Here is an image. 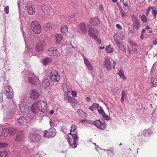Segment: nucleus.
<instances>
[{
    "instance_id": "f257e3e1",
    "label": "nucleus",
    "mask_w": 157,
    "mask_h": 157,
    "mask_svg": "<svg viewBox=\"0 0 157 157\" xmlns=\"http://www.w3.org/2000/svg\"><path fill=\"white\" fill-rule=\"evenodd\" d=\"M24 2L23 0H18L17 5L19 8V12L20 19L22 15V12L25 11L23 10H26L28 14L30 15L34 14L35 12V7L32 2H28L26 4Z\"/></svg>"
},
{
    "instance_id": "f03ea898",
    "label": "nucleus",
    "mask_w": 157,
    "mask_h": 157,
    "mask_svg": "<svg viewBox=\"0 0 157 157\" xmlns=\"http://www.w3.org/2000/svg\"><path fill=\"white\" fill-rule=\"evenodd\" d=\"M47 103L42 100L35 101L33 105L32 111L36 113L37 110L45 113L47 111Z\"/></svg>"
},
{
    "instance_id": "7ed1b4c3",
    "label": "nucleus",
    "mask_w": 157,
    "mask_h": 157,
    "mask_svg": "<svg viewBox=\"0 0 157 157\" xmlns=\"http://www.w3.org/2000/svg\"><path fill=\"white\" fill-rule=\"evenodd\" d=\"M20 110L22 113L26 114L29 117L33 116L34 112L32 110L33 109V105L31 107L28 105L21 103L19 105Z\"/></svg>"
},
{
    "instance_id": "20e7f679",
    "label": "nucleus",
    "mask_w": 157,
    "mask_h": 157,
    "mask_svg": "<svg viewBox=\"0 0 157 157\" xmlns=\"http://www.w3.org/2000/svg\"><path fill=\"white\" fill-rule=\"evenodd\" d=\"M71 137H68L67 139L69 143L70 148H75L77 147L78 139L79 138L78 134H74L71 135Z\"/></svg>"
},
{
    "instance_id": "39448f33",
    "label": "nucleus",
    "mask_w": 157,
    "mask_h": 157,
    "mask_svg": "<svg viewBox=\"0 0 157 157\" xmlns=\"http://www.w3.org/2000/svg\"><path fill=\"white\" fill-rule=\"evenodd\" d=\"M24 132H20V134H18L16 135L15 141L18 142H21V144L20 145V147L24 150H26L28 149L29 146L26 145L24 141H23V135Z\"/></svg>"
},
{
    "instance_id": "423d86ee",
    "label": "nucleus",
    "mask_w": 157,
    "mask_h": 157,
    "mask_svg": "<svg viewBox=\"0 0 157 157\" xmlns=\"http://www.w3.org/2000/svg\"><path fill=\"white\" fill-rule=\"evenodd\" d=\"M31 29L35 34H39L41 31V28L39 22L36 21H32L31 24Z\"/></svg>"
},
{
    "instance_id": "0eeeda50",
    "label": "nucleus",
    "mask_w": 157,
    "mask_h": 157,
    "mask_svg": "<svg viewBox=\"0 0 157 157\" xmlns=\"http://www.w3.org/2000/svg\"><path fill=\"white\" fill-rule=\"evenodd\" d=\"M56 130L54 128H50L48 130L44 131V136L45 137L52 138L56 136Z\"/></svg>"
},
{
    "instance_id": "6e6552de",
    "label": "nucleus",
    "mask_w": 157,
    "mask_h": 157,
    "mask_svg": "<svg viewBox=\"0 0 157 157\" xmlns=\"http://www.w3.org/2000/svg\"><path fill=\"white\" fill-rule=\"evenodd\" d=\"M29 139L32 142H37L40 139L41 136L37 133H31L29 135Z\"/></svg>"
},
{
    "instance_id": "1a4fd4ad",
    "label": "nucleus",
    "mask_w": 157,
    "mask_h": 157,
    "mask_svg": "<svg viewBox=\"0 0 157 157\" xmlns=\"http://www.w3.org/2000/svg\"><path fill=\"white\" fill-rule=\"evenodd\" d=\"M95 126L98 128L104 130L106 128V124L105 121L103 119H101L96 121Z\"/></svg>"
},
{
    "instance_id": "9d476101",
    "label": "nucleus",
    "mask_w": 157,
    "mask_h": 157,
    "mask_svg": "<svg viewBox=\"0 0 157 157\" xmlns=\"http://www.w3.org/2000/svg\"><path fill=\"white\" fill-rule=\"evenodd\" d=\"M50 77L52 81L57 82H58L60 78L58 72L55 70L52 71L50 74Z\"/></svg>"
},
{
    "instance_id": "9b49d317",
    "label": "nucleus",
    "mask_w": 157,
    "mask_h": 157,
    "mask_svg": "<svg viewBox=\"0 0 157 157\" xmlns=\"http://www.w3.org/2000/svg\"><path fill=\"white\" fill-rule=\"evenodd\" d=\"M45 46V43L44 40H40L38 42L35 47V50L36 52L38 53L41 52L44 50Z\"/></svg>"
},
{
    "instance_id": "f8f14e48",
    "label": "nucleus",
    "mask_w": 157,
    "mask_h": 157,
    "mask_svg": "<svg viewBox=\"0 0 157 157\" xmlns=\"http://www.w3.org/2000/svg\"><path fill=\"white\" fill-rule=\"evenodd\" d=\"M98 33V30L93 27H90L88 29V34L96 40L98 37L96 35Z\"/></svg>"
},
{
    "instance_id": "ddd939ff",
    "label": "nucleus",
    "mask_w": 157,
    "mask_h": 157,
    "mask_svg": "<svg viewBox=\"0 0 157 157\" xmlns=\"http://www.w3.org/2000/svg\"><path fill=\"white\" fill-rule=\"evenodd\" d=\"M49 52V54L52 56L56 57H58L60 56V54L56 49V48L51 47L48 48V50Z\"/></svg>"
},
{
    "instance_id": "4468645a",
    "label": "nucleus",
    "mask_w": 157,
    "mask_h": 157,
    "mask_svg": "<svg viewBox=\"0 0 157 157\" xmlns=\"http://www.w3.org/2000/svg\"><path fill=\"white\" fill-rule=\"evenodd\" d=\"M41 10L44 13L48 15H52L54 14L52 10L49 9L48 7L45 5H43L41 7Z\"/></svg>"
},
{
    "instance_id": "2eb2a0df",
    "label": "nucleus",
    "mask_w": 157,
    "mask_h": 157,
    "mask_svg": "<svg viewBox=\"0 0 157 157\" xmlns=\"http://www.w3.org/2000/svg\"><path fill=\"white\" fill-rule=\"evenodd\" d=\"M26 51L28 52V56H27V58L29 59L33 55L35 56H37L38 57H41L42 55V54H40L39 55L37 53L34 52V53H32L31 52H32V49L31 48L29 47H26Z\"/></svg>"
},
{
    "instance_id": "dca6fc26",
    "label": "nucleus",
    "mask_w": 157,
    "mask_h": 157,
    "mask_svg": "<svg viewBox=\"0 0 157 157\" xmlns=\"http://www.w3.org/2000/svg\"><path fill=\"white\" fill-rule=\"evenodd\" d=\"M39 95V92L35 90H31L30 92V97L33 100L38 98Z\"/></svg>"
},
{
    "instance_id": "f3484780",
    "label": "nucleus",
    "mask_w": 157,
    "mask_h": 157,
    "mask_svg": "<svg viewBox=\"0 0 157 157\" xmlns=\"http://www.w3.org/2000/svg\"><path fill=\"white\" fill-rule=\"evenodd\" d=\"M82 57L86 68L89 70L92 71L93 70L92 66L89 60L84 56H82Z\"/></svg>"
},
{
    "instance_id": "a211bd4d",
    "label": "nucleus",
    "mask_w": 157,
    "mask_h": 157,
    "mask_svg": "<svg viewBox=\"0 0 157 157\" xmlns=\"http://www.w3.org/2000/svg\"><path fill=\"white\" fill-rule=\"evenodd\" d=\"M105 67L108 70H110L112 68V65L111 64L110 59L107 58L105 59L104 63Z\"/></svg>"
},
{
    "instance_id": "6ab92c4d",
    "label": "nucleus",
    "mask_w": 157,
    "mask_h": 157,
    "mask_svg": "<svg viewBox=\"0 0 157 157\" xmlns=\"http://www.w3.org/2000/svg\"><path fill=\"white\" fill-rule=\"evenodd\" d=\"M29 82L33 85H35L38 81L37 77L34 74H32L28 78Z\"/></svg>"
},
{
    "instance_id": "aec40b11",
    "label": "nucleus",
    "mask_w": 157,
    "mask_h": 157,
    "mask_svg": "<svg viewBox=\"0 0 157 157\" xmlns=\"http://www.w3.org/2000/svg\"><path fill=\"white\" fill-rule=\"evenodd\" d=\"M10 110V108H9V110H7V112L6 113L5 117L7 118H10L12 116L13 114L15 112V108H12Z\"/></svg>"
},
{
    "instance_id": "412c9836",
    "label": "nucleus",
    "mask_w": 157,
    "mask_h": 157,
    "mask_svg": "<svg viewBox=\"0 0 157 157\" xmlns=\"http://www.w3.org/2000/svg\"><path fill=\"white\" fill-rule=\"evenodd\" d=\"M7 128L3 129L2 134L0 137L1 139L4 140L7 137L8 134H9Z\"/></svg>"
},
{
    "instance_id": "4be33fe9",
    "label": "nucleus",
    "mask_w": 157,
    "mask_h": 157,
    "mask_svg": "<svg viewBox=\"0 0 157 157\" xmlns=\"http://www.w3.org/2000/svg\"><path fill=\"white\" fill-rule=\"evenodd\" d=\"M18 122L21 125H24L27 122V120L24 117H21L17 120Z\"/></svg>"
},
{
    "instance_id": "5701e85b",
    "label": "nucleus",
    "mask_w": 157,
    "mask_h": 157,
    "mask_svg": "<svg viewBox=\"0 0 157 157\" xmlns=\"http://www.w3.org/2000/svg\"><path fill=\"white\" fill-rule=\"evenodd\" d=\"M42 86L45 88H47L50 85V82L48 78L45 77L43 79L42 82Z\"/></svg>"
},
{
    "instance_id": "b1692460",
    "label": "nucleus",
    "mask_w": 157,
    "mask_h": 157,
    "mask_svg": "<svg viewBox=\"0 0 157 157\" xmlns=\"http://www.w3.org/2000/svg\"><path fill=\"white\" fill-rule=\"evenodd\" d=\"M90 23L94 26L98 25L100 23L98 19L96 18H91L89 20Z\"/></svg>"
},
{
    "instance_id": "393cba45",
    "label": "nucleus",
    "mask_w": 157,
    "mask_h": 157,
    "mask_svg": "<svg viewBox=\"0 0 157 157\" xmlns=\"http://www.w3.org/2000/svg\"><path fill=\"white\" fill-rule=\"evenodd\" d=\"M132 26L134 29H138L140 28V22L138 19L136 18L133 21Z\"/></svg>"
},
{
    "instance_id": "a878e982",
    "label": "nucleus",
    "mask_w": 157,
    "mask_h": 157,
    "mask_svg": "<svg viewBox=\"0 0 157 157\" xmlns=\"http://www.w3.org/2000/svg\"><path fill=\"white\" fill-rule=\"evenodd\" d=\"M77 127L75 125H72L71 127L70 133L68 134V135H73L78 134L77 130H76Z\"/></svg>"
},
{
    "instance_id": "bb28decb",
    "label": "nucleus",
    "mask_w": 157,
    "mask_h": 157,
    "mask_svg": "<svg viewBox=\"0 0 157 157\" xmlns=\"http://www.w3.org/2000/svg\"><path fill=\"white\" fill-rule=\"evenodd\" d=\"M77 113L79 115L82 117L86 119L87 117L86 113L82 109H80L78 110Z\"/></svg>"
},
{
    "instance_id": "cd10ccee",
    "label": "nucleus",
    "mask_w": 157,
    "mask_h": 157,
    "mask_svg": "<svg viewBox=\"0 0 157 157\" xmlns=\"http://www.w3.org/2000/svg\"><path fill=\"white\" fill-rule=\"evenodd\" d=\"M100 106L97 103H93L90 107L89 109L90 110L93 111L95 109H97L99 108Z\"/></svg>"
},
{
    "instance_id": "c85d7f7f",
    "label": "nucleus",
    "mask_w": 157,
    "mask_h": 157,
    "mask_svg": "<svg viewBox=\"0 0 157 157\" xmlns=\"http://www.w3.org/2000/svg\"><path fill=\"white\" fill-rule=\"evenodd\" d=\"M127 99V97L125 92L124 91H122L121 98V101L122 103L123 104L124 101Z\"/></svg>"
},
{
    "instance_id": "c756f323",
    "label": "nucleus",
    "mask_w": 157,
    "mask_h": 157,
    "mask_svg": "<svg viewBox=\"0 0 157 157\" xmlns=\"http://www.w3.org/2000/svg\"><path fill=\"white\" fill-rule=\"evenodd\" d=\"M105 51L108 53H111L114 51L113 48L111 47L110 45L107 46L105 48Z\"/></svg>"
},
{
    "instance_id": "7c9ffc66",
    "label": "nucleus",
    "mask_w": 157,
    "mask_h": 157,
    "mask_svg": "<svg viewBox=\"0 0 157 157\" xmlns=\"http://www.w3.org/2000/svg\"><path fill=\"white\" fill-rule=\"evenodd\" d=\"M80 29L81 31L84 33H86L87 29L86 25L84 23H81L80 24Z\"/></svg>"
},
{
    "instance_id": "2f4dec72",
    "label": "nucleus",
    "mask_w": 157,
    "mask_h": 157,
    "mask_svg": "<svg viewBox=\"0 0 157 157\" xmlns=\"http://www.w3.org/2000/svg\"><path fill=\"white\" fill-rule=\"evenodd\" d=\"M8 129V132L10 136H13L16 132V131L13 128L10 127Z\"/></svg>"
},
{
    "instance_id": "473e14b6",
    "label": "nucleus",
    "mask_w": 157,
    "mask_h": 157,
    "mask_svg": "<svg viewBox=\"0 0 157 157\" xmlns=\"http://www.w3.org/2000/svg\"><path fill=\"white\" fill-rule=\"evenodd\" d=\"M55 37L56 41L57 43H59L62 40V37L61 35L56 34L55 36Z\"/></svg>"
},
{
    "instance_id": "72a5a7b5",
    "label": "nucleus",
    "mask_w": 157,
    "mask_h": 157,
    "mask_svg": "<svg viewBox=\"0 0 157 157\" xmlns=\"http://www.w3.org/2000/svg\"><path fill=\"white\" fill-rule=\"evenodd\" d=\"M61 32L63 34H65L68 31L67 26L66 25H63L61 28Z\"/></svg>"
},
{
    "instance_id": "f704fd0d",
    "label": "nucleus",
    "mask_w": 157,
    "mask_h": 157,
    "mask_svg": "<svg viewBox=\"0 0 157 157\" xmlns=\"http://www.w3.org/2000/svg\"><path fill=\"white\" fill-rule=\"evenodd\" d=\"M5 95L6 97L9 99H11L12 98L13 96V93L12 92H10L8 93H5Z\"/></svg>"
},
{
    "instance_id": "c9c22d12",
    "label": "nucleus",
    "mask_w": 157,
    "mask_h": 157,
    "mask_svg": "<svg viewBox=\"0 0 157 157\" xmlns=\"http://www.w3.org/2000/svg\"><path fill=\"white\" fill-rule=\"evenodd\" d=\"M151 133V129L149 128L148 129L145 130L143 131V134L145 136H147L150 134Z\"/></svg>"
},
{
    "instance_id": "e433bc0d",
    "label": "nucleus",
    "mask_w": 157,
    "mask_h": 157,
    "mask_svg": "<svg viewBox=\"0 0 157 157\" xmlns=\"http://www.w3.org/2000/svg\"><path fill=\"white\" fill-rule=\"evenodd\" d=\"M31 151H33L32 153L33 155H38V150L37 148H34L31 149Z\"/></svg>"
},
{
    "instance_id": "4c0bfd02",
    "label": "nucleus",
    "mask_w": 157,
    "mask_h": 157,
    "mask_svg": "<svg viewBox=\"0 0 157 157\" xmlns=\"http://www.w3.org/2000/svg\"><path fill=\"white\" fill-rule=\"evenodd\" d=\"M151 81L152 85L154 87H155L157 86V79L156 78H151Z\"/></svg>"
},
{
    "instance_id": "58836bf2",
    "label": "nucleus",
    "mask_w": 157,
    "mask_h": 157,
    "mask_svg": "<svg viewBox=\"0 0 157 157\" xmlns=\"http://www.w3.org/2000/svg\"><path fill=\"white\" fill-rule=\"evenodd\" d=\"M51 62V59L49 58H46L43 61V63L44 65H47Z\"/></svg>"
},
{
    "instance_id": "ea45409f",
    "label": "nucleus",
    "mask_w": 157,
    "mask_h": 157,
    "mask_svg": "<svg viewBox=\"0 0 157 157\" xmlns=\"http://www.w3.org/2000/svg\"><path fill=\"white\" fill-rule=\"evenodd\" d=\"M97 110L98 113L101 115L104 114L105 113L104 111L103 108L101 106H100L98 108Z\"/></svg>"
},
{
    "instance_id": "a19ab883",
    "label": "nucleus",
    "mask_w": 157,
    "mask_h": 157,
    "mask_svg": "<svg viewBox=\"0 0 157 157\" xmlns=\"http://www.w3.org/2000/svg\"><path fill=\"white\" fill-rule=\"evenodd\" d=\"M74 99L72 97H69L65 98V100L66 102L70 101L71 102H72Z\"/></svg>"
},
{
    "instance_id": "79ce46f5",
    "label": "nucleus",
    "mask_w": 157,
    "mask_h": 157,
    "mask_svg": "<svg viewBox=\"0 0 157 157\" xmlns=\"http://www.w3.org/2000/svg\"><path fill=\"white\" fill-rule=\"evenodd\" d=\"M117 35L118 37L121 40H123L124 39V35L123 33H118Z\"/></svg>"
},
{
    "instance_id": "37998d69",
    "label": "nucleus",
    "mask_w": 157,
    "mask_h": 157,
    "mask_svg": "<svg viewBox=\"0 0 157 157\" xmlns=\"http://www.w3.org/2000/svg\"><path fill=\"white\" fill-rule=\"evenodd\" d=\"M6 93H8L10 92H12V89L11 87L10 86H7L5 88Z\"/></svg>"
},
{
    "instance_id": "c03bdc74",
    "label": "nucleus",
    "mask_w": 157,
    "mask_h": 157,
    "mask_svg": "<svg viewBox=\"0 0 157 157\" xmlns=\"http://www.w3.org/2000/svg\"><path fill=\"white\" fill-rule=\"evenodd\" d=\"M128 42L130 43L132 45L134 46L135 47H137V44H136L133 41L129 40L128 41Z\"/></svg>"
},
{
    "instance_id": "a18cd8bd",
    "label": "nucleus",
    "mask_w": 157,
    "mask_h": 157,
    "mask_svg": "<svg viewBox=\"0 0 157 157\" xmlns=\"http://www.w3.org/2000/svg\"><path fill=\"white\" fill-rule=\"evenodd\" d=\"M45 25L46 26V27L48 28H49L51 29H53L54 25L51 23H48L46 25Z\"/></svg>"
},
{
    "instance_id": "49530a36",
    "label": "nucleus",
    "mask_w": 157,
    "mask_h": 157,
    "mask_svg": "<svg viewBox=\"0 0 157 157\" xmlns=\"http://www.w3.org/2000/svg\"><path fill=\"white\" fill-rule=\"evenodd\" d=\"M101 115L105 120H110V118L105 113Z\"/></svg>"
},
{
    "instance_id": "de8ad7c7",
    "label": "nucleus",
    "mask_w": 157,
    "mask_h": 157,
    "mask_svg": "<svg viewBox=\"0 0 157 157\" xmlns=\"http://www.w3.org/2000/svg\"><path fill=\"white\" fill-rule=\"evenodd\" d=\"M141 19L144 23H146L147 21V18L144 15H143L141 16Z\"/></svg>"
},
{
    "instance_id": "09e8293b",
    "label": "nucleus",
    "mask_w": 157,
    "mask_h": 157,
    "mask_svg": "<svg viewBox=\"0 0 157 157\" xmlns=\"http://www.w3.org/2000/svg\"><path fill=\"white\" fill-rule=\"evenodd\" d=\"M63 91L66 93H69L71 90V89L70 88H67L66 86L64 87H63Z\"/></svg>"
},
{
    "instance_id": "8fccbe9b",
    "label": "nucleus",
    "mask_w": 157,
    "mask_h": 157,
    "mask_svg": "<svg viewBox=\"0 0 157 157\" xmlns=\"http://www.w3.org/2000/svg\"><path fill=\"white\" fill-rule=\"evenodd\" d=\"M155 9V8L154 7H150L148 8L146 13L147 15V16L148 15L149 12L151 10H153Z\"/></svg>"
},
{
    "instance_id": "3c124183",
    "label": "nucleus",
    "mask_w": 157,
    "mask_h": 157,
    "mask_svg": "<svg viewBox=\"0 0 157 157\" xmlns=\"http://www.w3.org/2000/svg\"><path fill=\"white\" fill-rule=\"evenodd\" d=\"M118 75L120 77H122L124 75V72L122 69L121 68L118 73Z\"/></svg>"
},
{
    "instance_id": "603ef678",
    "label": "nucleus",
    "mask_w": 157,
    "mask_h": 157,
    "mask_svg": "<svg viewBox=\"0 0 157 157\" xmlns=\"http://www.w3.org/2000/svg\"><path fill=\"white\" fill-rule=\"evenodd\" d=\"M6 153L5 151H2L0 152V157H6Z\"/></svg>"
},
{
    "instance_id": "864d4df0",
    "label": "nucleus",
    "mask_w": 157,
    "mask_h": 157,
    "mask_svg": "<svg viewBox=\"0 0 157 157\" xmlns=\"http://www.w3.org/2000/svg\"><path fill=\"white\" fill-rule=\"evenodd\" d=\"M120 49L124 52H126V48L124 45H121V46H120Z\"/></svg>"
},
{
    "instance_id": "5fc2aeb1",
    "label": "nucleus",
    "mask_w": 157,
    "mask_h": 157,
    "mask_svg": "<svg viewBox=\"0 0 157 157\" xmlns=\"http://www.w3.org/2000/svg\"><path fill=\"white\" fill-rule=\"evenodd\" d=\"M107 154H109L110 153H111L112 154H113V149L112 148H110L109 149H107Z\"/></svg>"
},
{
    "instance_id": "6e6d98bb",
    "label": "nucleus",
    "mask_w": 157,
    "mask_h": 157,
    "mask_svg": "<svg viewBox=\"0 0 157 157\" xmlns=\"http://www.w3.org/2000/svg\"><path fill=\"white\" fill-rule=\"evenodd\" d=\"M55 121H52V120H50V121L49 123H50V125L51 127V128H52V127L54 128V126H56V125L55 124Z\"/></svg>"
},
{
    "instance_id": "4d7b16f0",
    "label": "nucleus",
    "mask_w": 157,
    "mask_h": 157,
    "mask_svg": "<svg viewBox=\"0 0 157 157\" xmlns=\"http://www.w3.org/2000/svg\"><path fill=\"white\" fill-rule=\"evenodd\" d=\"M4 11L5 12V13L6 14H8L9 13V7L8 6H7L5 7L4 9Z\"/></svg>"
},
{
    "instance_id": "13d9d810",
    "label": "nucleus",
    "mask_w": 157,
    "mask_h": 157,
    "mask_svg": "<svg viewBox=\"0 0 157 157\" xmlns=\"http://www.w3.org/2000/svg\"><path fill=\"white\" fill-rule=\"evenodd\" d=\"M7 145V144L6 143L0 142V148L6 147Z\"/></svg>"
},
{
    "instance_id": "bf43d9fd",
    "label": "nucleus",
    "mask_w": 157,
    "mask_h": 157,
    "mask_svg": "<svg viewBox=\"0 0 157 157\" xmlns=\"http://www.w3.org/2000/svg\"><path fill=\"white\" fill-rule=\"evenodd\" d=\"M152 13L153 14L154 17L155 19L156 18V11L154 10V9L152 10L151 11Z\"/></svg>"
},
{
    "instance_id": "052dcab7",
    "label": "nucleus",
    "mask_w": 157,
    "mask_h": 157,
    "mask_svg": "<svg viewBox=\"0 0 157 157\" xmlns=\"http://www.w3.org/2000/svg\"><path fill=\"white\" fill-rule=\"evenodd\" d=\"M72 96L74 97H75L77 96V93L75 91H72Z\"/></svg>"
},
{
    "instance_id": "680f3d73",
    "label": "nucleus",
    "mask_w": 157,
    "mask_h": 157,
    "mask_svg": "<svg viewBox=\"0 0 157 157\" xmlns=\"http://www.w3.org/2000/svg\"><path fill=\"white\" fill-rule=\"evenodd\" d=\"M116 27L117 28L120 29H122V26L119 24H117Z\"/></svg>"
},
{
    "instance_id": "e2e57ef3",
    "label": "nucleus",
    "mask_w": 157,
    "mask_h": 157,
    "mask_svg": "<svg viewBox=\"0 0 157 157\" xmlns=\"http://www.w3.org/2000/svg\"><path fill=\"white\" fill-rule=\"evenodd\" d=\"M95 122H96V121H92L90 120V121H89L88 122V123H89V124H93L95 126V125H96L95 124Z\"/></svg>"
},
{
    "instance_id": "0e129e2a",
    "label": "nucleus",
    "mask_w": 157,
    "mask_h": 157,
    "mask_svg": "<svg viewBox=\"0 0 157 157\" xmlns=\"http://www.w3.org/2000/svg\"><path fill=\"white\" fill-rule=\"evenodd\" d=\"M153 44L154 45H155L157 44V39H155L152 41Z\"/></svg>"
},
{
    "instance_id": "69168bd1",
    "label": "nucleus",
    "mask_w": 157,
    "mask_h": 157,
    "mask_svg": "<svg viewBox=\"0 0 157 157\" xmlns=\"http://www.w3.org/2000/svg\"><path fill=\"white\" fill-rule=\"evenodd\" d=\"M99 8L101 12L102 11L104 10V9L103 8V6L101 5H100Z\"/></svg>"
},
{
    "instance_id": "338daca9",
    "label": "nucleus",
    "mask_w": 157,
    "mask_h": 157,
    "mask_svg": "<svg viewBox=\"0 0 157 157\" xmlns=\"http://www.w3.org/2000/svg\"><path fill=\"white\" fill-rule=\"evenodd\" d=\"M121 9L122 10V12L121 13V17H123L125 15V13L123 12V10L122 8H121Z\"/></svg>"
},
{
    "instance_id": "774afa93",
    "label": "nucleus",
    "mask_w": 157,
    "mask_h": 157,
    "mask_svg": "<svg viewBox=\"0 0 157 157\" xmlns=\"http://www.w3.org/2000/svg\"><path fill=\"white\" fill-rule=\"evenodd\" d=\"M86 121V120L85 119H81L79 120V122L81 123H83L85 122Z\"/></svg>"
}]
</instances>
